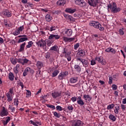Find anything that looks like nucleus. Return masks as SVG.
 <instances>
[{"label":"nucleus","mask_w":126,"mask_h":126,"mask_svg":"<svg viewBox=\"0 0 126 126\" xmlns=\"http://www.w3.org/2000/svg\"><path fill=\"white\" fill-rule=\"evenodd\" d=\"M107 10L108 12H110V10L112 13H118L121 11V8L117 6V3L116 2H112L109 3L107 5Z\"/></svg>","instance_id":"1"},{"label":"nucleus","mask_w":126,"mask_h":126,"mask_svg":"<svg viewBox=\"0 0 126 126\" xmlns=\"http://www.w3.org/2000/svg\"><path fill=\"white\" fill-rule=\"evenodd\" d=\"M89 25L93 26L96 29H99V31H104V30H105V28L102 27V25L98 22L94 21H91L89 23Z\"/></svg>","instance_id":"2"},{"label":"nucleus","mask_w":126,"mask_h":126,"mask_svg":"<svg viewBox=\"0 0 126 126\" xmlns=\"http://www.w3.org/2000/svg\"><path fill=\"white\" fill-rule=\"evenodd\" d=\"M36 44L37 45V46L39 47L40 48H44L47 46V43H46V41L43 39H41V40L37 41Z\"/></svg>","instance_id":"3"},{"label":"nucleus","mask_w":126,"mask_h":126,"mask_svg":"<svg viewBox=\"0 0 126 126\" xmlns=\"http://www.w3.org/2000/svg\"><path fill=\"white\" fill-rule=\"evenodd\" d=\"M75 3L77 5H79L80 7H85L86 6V2L84 0H74Z\"/></svg>","instance_id":"4"},{"label":"nucleus","mask_w":126,"mask_h":126,"mask_svg":"<svg viewBox=\"0 0 126 126\" xmlns=\"http://www.w3.org/2000/svg\"><path fill=\"white\" fill-rule=\"evenodd\" d=\"M18 37V38H20L17 41V43L18 44H20V43L25 42V41H28V37H27V35H19Z\"/></svg>","instance_id":"5"},{"label":"nucleus","mask_w":126,"mask_h":126,"mask_svg":"<svg viewBox=\"0 0 126 126\" xmlns=\"http://www.w3.org/2000/svg\"><path fill=\"white\" fill-rule=\"evenodd\" d=\"M23 30H24V26H21L16 30L15 31L13 32V34L14 35V36H17V35L21 34V32H22Z\"/></svg>","instance_id":"6"},{"label":"nucleus","mask_w":126,"mask_h":126,"mask_svg":"<svg viewBox=\"0 0 126 126\" xmlns=\"http://www.w3.org/2000/svg\"><path fill=\"white\" fill-rule=\"evenodd\" d=\"M70 52L67 51L65 49H64L63 54L64 55V58L67 59L68 62L71 61V56H70Z\"/></svg>","instance_id":"7"},{"label":"nucleus","mask_w":126,"mask_h":126,"mask_svg":"<svg viewBox=\"0 0 126 126\" xmlns=\"http://www.w3.org/2000/svg\"><path fill=\"white\" fill-rule=\"evenodd\" d=\"M76 60L77 62H80V63H82L83 66H85V65H87V64H88V61H87V60L76 57Z\"/></svg>","instance_id":"8"},{"label":"nucleus","mask_w":126,"mask_h":126,"mask_svg":"<svg viewBox=\"0 0 126 126\" xmlns=\"http://www.w3.org/2000/svg\"><path fill=\"white\" fill-rule=\"evenodd\" d=\"M8 115V110L5 107H3L2 109L0 112V117H6Z\"/></svg>","instance_id":"9"},{"label":"nucleus","mask_w":126,"mask_h":126,"mask_svg":"<svg viewBox=\"0 0 126 126\" xmlns=\"http://www.w3.org/2000/svg\"><path fill=\"white\" fill-rule=\"evenodd\" d=\"M95 60V61H97L98 63H101L102 65H106V61H104V58L103 57H96Z\"/></svg>","instance_id":"10"},{"label":"nucleus","mask_w":126,"mask_h":126,"mask_svg":"<svg viewBox=\"0 0 126 126\" xmlns=\"http://www.w3.org/2000/svg\"><path fill=\"white\" fill-rule=\"evenodd\" d=\"M88 3L91 6H93V7H96L97 3H98V0H88Z\"/></svg>","instance_id":"11"},{"label":"nucleus","mask_w":126,"mask_h":126,"mask_svg":"<svg viewBox=\"0 0 126 126\" xmlns=\"http://www.w3.org/2000/svg\"><path fill=\"white\" fill-rule=\"evenodd\" d=\"M2 14L5 16V17H11V12L9 10L6 9L3 11Z\"/></svg>","instance_id":"12"},{"label":"nucleus","mask_w":126,"mask_h":126,"mask_svg":"<svg viewBox=\"0 0 126 126\" xmlns=\"http://www.w3.org/2000/svg\"><path fill=\"white\" fill-rule=\"evenodd\" d=\"M61 38V36L58 34H50L48 39L49 40H59Z\"/></svg>","instance_id":"13"},{"label":"nucleus","mask_w":126,"mask_h":126,"mask_svg":"<svg viewBox=\"0 0 126 126\" xmlns=\"http://www.w3.org/2000/svg\"><path fill=\"white\" fill-rule=\"evenodd\" d=\"M76 8H67L65 9V11L67 13L72 14V13H74V12H76Z\"/></svg>","instance_id":"14"},{"label":"nucleus","mask_w":126,"mask_h":126,"mask_svg":"<svg viewBox=\"0 0 126 126\" xmlns=\"http://www.w3.org/2000/svg\"><path fill=\"white\" fill-rule=\"evenodd\" d=\"M28 62H29V60H28V59L26 58L24 59H18V63H21L22 64H23V65H24V64H25L26 63H27Z\"/></svg>","instance_id":"15"},{"label":"nucleus","mask_w":126,"mask_h":126,"mask_svg":"<svg viewBox=\"0 0 126 126\" xmlns=\"http://www.w3.org/2000/svg\"><path fill=\"white\" fill-rule=\"evenodd\" d=\"M30 123H31V125H33V126H42V122H41V121H35L34 122V121L31 120L30 121Z\"/></svg>","instance_id":"16"},{"label":"nucleus","mask_w":126,"mask_h":126,"mask_svg":"<svg viewBox=\"0 0 126 126\" xmlns=\"http://www.w3.org/2000/svg\"><path fill=\"white\" fill-rule=\"evenodd\" d=\"M44 57L45 59H51V63H53V61H54V58L52 57L50 52H47L45 54Z\"/></svg>","instance_id":"17"},{"label":"nucleus","mask_w":126,"mask_h":126,"mask_svg":"<svg viewBox=\"0 0 126 126\" xmlns=\"http://www.w3.org/2000/svg\"><path fill=\"white\" fill-rule=\"evenodd\" d=\"M82 122L80 120L73 122L72 124V126H80Z\"/></svg>","instance_id":"18"},{"label":"nucleus","mask_w":126,"mask_h":126,"mask_svg":"<svg viewBox=\"0 0 126 126\" xmlns=\"http://www.w3.org/2000/svg\"><path fill=\"white\" fill-rule=\"evenodd\" d=\"M6 96L7 98V102H11V101H12V99L13 97H12V94H11L7 93V94H6Z\"/></svg>","instance_id":"19"},{"label":"nucleus","mask_w":126,"mask_h":126,"mask_svg":"<svg viewBox=\"0 0 126 126\" xmlns=\"http://www.w3.org/2000/svg\"><path fill=\"white\" fill-rule=\"evenodd\" d=\"M36 67L38 68V70H40L42 67L43 66V62H40V61H37L36 62Z\"/></svg>","instance_id":"20"},{"label":"nucleus","mask_w":126,"mask_h":126,"mask_svg":"<svg viewBox=\"0 0 126 126\" xmlns=\"http://www.w3.org/2000/svg\"><path fill=\"white\" fill-rule=\"evenodd\" d=\"M20 67V65L19 64H17L15 67L13 68V71L15 74H17L19 72V68Z\"/></svg>","instance_id":"21"},{"label":"nucleus","mask_w":126,"mask_h":126,"mask_svg":"<svg viewBox=\"0 0 126 126\" xmlns=\"http://www.w3.org/2000/svg\"><path fill=\"white\" fill-rule=\"evenodd\" d=\"M75 40V38H72V37H71V38H69V37H63V41L64 42H72V41H74Z\"/></svg>","instance_id":"22"},{"label":"nucleus","mask_w":126,"mask_h":126,"mask_svg":"<svg viewBox=\"0 0 126 126\" xmlns=\"http://www.w3.org/2000/svg\"><path fill=\"white\" fill-rule=\"evenodd\" d=\"M25 45H26V42H24L20 46V49L19 52H23L25 49Z\"/></svg>","instance_id":"23"},{"label":"nucleus","mask_w":126,"mask_h":126,"mask_svg":"<svg viewBox=\"0 0 126 126\" xmlns=\"http://www.w3.org/2000/svg\"><path fill=\"white\" fill-rule=\"evenodd\" d=\"M83 98L86 101H87L88 99L89 102H90L92 99V97H91V96H90V95H89V94H84Z\"/></svg>","instance_id":"24"},{"label":"nucleus","mask_w":126,"mask_h":126,"mask_svg":"<svg viewBox=\"0 0 126 126\" xmlns=\"http://www.w3.org/2000/svg\"><path fill=\"white\" fill-rule=\"evenodd\" d=\"M108 118L109 120L112 122H116V121H117V118L113 114H110Z\"/></svg>","instance_id":"25"},{"label":"nucleus","mask_w":126,"mask_h":126,"mask_svg":"<svg viewBox=\"0 0 126 126\" xmlns=\"http://www.w3.org/2000/svg\"><path fill=\"white\" fill-rule=\"evenodd\" d=\"M52 96L53 98H57V97H59L61 96V93H58V92H53L52 93Z\"/></svg>","instance_id":"26"},{"label":"nucleus","mask_w":126,"mask_h":126,"mask_svg":"<svg viewBox=\"0 0 126 126\" xmlns=\"http://www.w3.org/2000/svg\"><path fill=\"white\" fill-rule=\"evenodd\" d=\"M78 55H79L80 57H84V56H85V50H78Z\"/></svg>","instance_id":"27"},{"label":"nucleus","mask_w":126,"mask_h":126,"mask_svg":"<svg viewBox=\"0 0 126 126\" xmlns=\"http://www.w3.org/2000/svg\"><path fill=\"white\" fill-rule=\"evenodd\" d=\"M65 34L66 35V36L69 37L72 34V30H71V29H67L65 31Z\"/></svg>","instance_id":"28"},{"label":"nucleus","mask_w":126,"mask_h":126,"mask_svg":"<svg viewBox=\"0 0 126 126\" xmlns=\"http://www.w3.org/2000/svg\"><path fill=\"white\" fill-rule=\"evenodd\" d=\"M6 119V121L4 120L2 121V123L4 126H6V125L9 123V121H10V117H7Z\"/></svg>","instance_id":"29"},{"label":"nucleus","mask_w":126,"mask_h":126,"mask_svg":"<svg viewBox=\"0 0 126 126\" xmlns=\"http://www.w3.org/2000/svg\"><path fill=\"white\" fill-rule=\"evenodd\" d=\"M14 75L13 74V73L10 72L8 74V78L11 81H13L14 80Z\"/></svg>","instance_id":"30"},{"label":"nucleus","mask_w":126,"mask_h":126,"mask_svg":"<svg viewBox=\"0 0 126 126\" xmlns=\"http://www.w3.org/2000/svg\"><path fill=\"white\" fill-rule=\"evenodd\" d=\"M120 110V104H116V106H115V109H114V111L116 115H118L119 114V110Z\"/></svg>","instance_id":"31"},{"label":"nucleus","mask_w":126,"mask_h":126,"mask_svg":"<svg viewBox=\"0 0 126 126\" xmlns=\"http://www.w3.org/2000/svg\"><path fill=\"white\" fill-rule=\"evenodd\" d=\"M74 68L76 70V71H77V72H78V73H79V72H80V71H81V68L80 67V66L77 64L75 65L74 66Z\"/></svg>","instance_id":"32"},{"label":"nucleus","mask_w":126,"mask_h":126,"mask_svg":"<svg viewBox=\"0 0 126 126\" xmlns=\"http://www.w3.org/2000/svg\"><path fill=\"white\" fill-rule=\"evenodd\" d=\"M33 44H34V42H33V41H29L28 43V45L26 46V50H27V49H29V48H31V47L33 46Z\"/></svg>","instance_id":"33"},{"label":"nucleus","mask_w":126,"mask_h":126,"mask_svg":"<svg viewBox=\"0 0 126 126\" xmlns=\"http://www.w3.org/2000/svg\"><path fill=\"white\" fill-rule=\"evenodd\" d=\"M30 70V67H28L27 68H26L24 71V72L23 74V76L24 77L26 76V75H27V73L29 72Z\"/></svg>","instance_id":"34"},{"label":"nucleus","mask_w":126,"mask_h":126,"mask_svg":"<svg viewBox=\"0 0 126 126\" xmlns=\"http://www.w3.org/2000/svg\"><path fill=\"white\" fill-rule=\"evenodd\" d=\"M77 103L81 107H82V106H84V104H85V102H84V101H83L82 99L80 100H77Z\"/></svg>","instance_id":"35"},{"label":"nucleus","mask_w":126,"mask_h":126,"mask_svg":"<svg viewBox=\"0 0 126 126\" xmlns=\"http://www.w3.org/2000/svg\"><path fill=\"white\" fill-rule=\"evenodd\" d=\"M45 19L47 22H50L52 20V17L50 14H47L45 16Z\"/></svg>","instance_id":"36"},{"label":"nucleus","mask_w":126,"mask_h":126,"mask_svg":"<svg viewBox=\"0 0 126 126\" xmlns=\"http://www.w3.org/2000/svg\"><path fill=\"white\" fill-rule=\"evenodd\" d=\"M77 81V77H72L70 79V83H75Z\"/></svg>","instance_id":"37"},{"label":"nucleus","mask_w":126,"mask_h":126,"mask_svg":"<svg viewBox=\"0 0 126 126\" xmlns=\"http://www.w3.org/2000/svg\"><path fill=\"white\" fill-rule=\"evenodd\" d=\"M17 62H18V59H16V58H12L11 59V63L13 64H16L17 63Z\"/></svg>","instance_id":"38"},{"label":"nucleus","mask_w":126,"mask_h":126,"mask_svg":"<svg viewBox=\"0 0 126 126\" xmlns=\"http://www.w3.org/2000/svg\"><path fill=\"white\" fill-rule=\"evenodd\" d=\"M64 17H67L70 21H74V19L71 16H67L66 14H64Z\"/></svg>","instance_id":"39"},{"label":"nucleus","mask_w":126,"mask_h":126,"mask_svg":"<svg viewBox=\"0 0 126 126\" xmlns=\"http://www.w3.org/2000/svg\"><path fill=\"white\" fill-rule=\"evenodd\" d=\"M114 107H115V104L113 103L111 104H109L107 107V110H112V109H114Z\"/></svg>","instance_id":"40"},{"label":"nucleus","mask_w":126,"mask_h":126,"mask_svg":"<svg viewBox=\"0 0 126 126\" xmlns=\"http://www.w3.org/2000/svg\"><path fill=\"white\" fill-rule=\"evenodd\" d=\"M57 5H60V6L63 4V0H60L57 2Z\"/></svg>","instance_id":"41"},{"label":"nucleus","mask_w":126,"mask_h":126,"mask_svg":"<svg viewBox=\"0 0 126 126\" xmlns=\"http://www.w3.org/2000/svg\"><path fill=\"white\" fill-rule=\"evenodd\" d=\"M117 76H119V74H116L115 75H113L112 76V79L114 80V81H117L118 78H117Z\"/></svg>","instance_id":"42"},{"label":"nucleus","mask_w":126,"mask_h":126,"mask_svg":"<svg viewBox=\"0 0 126 126\" xmlns=\"http://www.w3.org/2000/svg\"><path fill=\"white\" fill-rule=\"evenodd\" d=\"M59 74V71L58 70H55L52 73V77H56L57 75Z\"/></svg>","instance_id":"43"},{"label":"nucleus","mask_w":126,"mask_h":126,"mask_svg":"<svg viewBox=\"0 0 126 126\" xmlns=\"http://www.w3.org/2000/svg\"><path fill=\"white\" fill-rule=\"evenodd\" d=\"M56 29H57V27L54 26L51 27L50 28L48 29V30L51 32H52V31H55Z\"/></svg>","instance_id":"44"},{"label":"nucleus","mask_w":126,"mask_h":126,"mask_svg":"<svg viewBox=\"0 0 126 126\" xmlns=\"http://www.w3.org/2000/svg\"><path fill=\"white\" fill-rule=\"evenodd\" d=\"M8 109H10L12 112V113H14L15 112V107H13L12 105H9Z\"/></svg>","instance_id":"45"},{"label":"nucleus","mask_w":126,"mask_h":126,"mask_svg":"<svg viewBox=\"0 0 126 126\" xmlns=\"http://www.w3.org/2000/svg\"><path fill=\"white\" fill-rule=\"evenodd\" d=\"M50 50L51 51H58V46L57 45H55L53 47H52L51 48H50Z\"/></svg>","instance_id":"46"},{"label":"nucleus","mask_w":126,"mask_h":126,"mask_svg":"<svg viewBox=\"0 0 126 126\" xmlns=\"http://www.w3.org/2000/svg\"><path fill=\"white\" fill-rule=\"evenodd\" d=\"M40 75H41V70L38 69V71L36 72V73L35 75V77L36 78H38V77H39V76H40Z\"/></svg>","instance_id":"47"},{"label":"nucleus","mask_w":126,"mask_h":126,"mask_svg":"<svg viewBox=\"0 0 126 126\" xmlns=\"http://www.w3.org/2000/svg\"><path fill=\"white\" fill-rule=\"evenodd\" d=\"M19 102V101H18V99L14 98V104L15 106H18V103Z\"/></svg>","instance_id":"48"},{"label":"nucleus","mask_w":126,"mask_h":126,"mask_svg":"<svg viewBox=\"0 0 126 126\" xmlns=\"http://www.w3.org/2000/svg\"><path fill=\"white\" fill-rule=\"evenodd\" d=\"M46 106L48 108H51V109H53V110H55L56 109V107H55V105H50V104H46Z\"/></svg>","instance_id":"49"},{"label":"nucleus","mask_w":126,"mask_h":126,"mask_svg":"<svg viewBox=\"0 0 126 126\" xmlns=\"http://www.w3.org/2000/svg\"><path fill=\"white\" fill-rule=\"evenodd\" d=\"M79 47V43H77L74 45V50H77Z\"/></svg>","instance_id":"50"},{"label":"nucleus","mask_w":126,"mask_h":126,"mask_svg":"<svg viewBox=\"0 0 126 126\" xmlns=\"http://www.w3.org/2000/svg\"><path fill=\"white\" fill-rule=\"evenodd\" d=\"M112 87L114 91H115V90H117V89H118V86L116 85L113 84Z\"/></svg>","instance_id":"51"},{"label":"nucleus","mask_w":126,"mask_h":126,"mask_svg":"<svg viewBox=\"0 0 126 126\" xmlns=\"http://www.w3.org/2000/svg\"><path fill=\"white\" fill-rule=\"evenodd\" d=\"M26 95H27V97H30V96H31V91L29 90H26Z\"/></svg>","instance_id":"52"},{"label":"nucleus","mask_w":126,"mask_h":126,"mask_svg":"<svg viewBox=\"0 0 126 126\" xmlns=\"http://www.w3.org/2000/svg\"><path fill=\"white\" fill-rule=\"evenodd\" d=\"M58 78L60 80L63 79V73H61L59 74Z\"/></svg>","instance_id":"53"},{"label":"nucleus","mask_w":126,"mask_h":126,"mask_svg":"<svg viewBox=\"0 0 126 126\" xmlns=\"http://www.w3.org/2000/svg\"><path fill=\"white\" fill-rule=\"evenodd\" d=\"M54 115L55 117H56V118H60V117H61V114L58 113L57 112L54 113Z\"/></svg>","instance_id":"54"},{"label":"nucleus","mask_w":126,"mask_h":126,"mask_svg":"<svg viewBox=\"0 0 126 126\" xmlns=\"http://www.w3.org/2000/svg\"><path fill=\"white\" fill-rule=\"evenodd\" d=\"M71 100L72 102H75L77 100V97L76 96H73L71 98Z\"/></svg>","instance_id":"55"},{"label":"nucleus","mask_w":126,"mask_h":126,"mask_svg":"<svg viewBox=\"0 0 126 126\" xmlns=\"http://www.w3.org/2000/svg\"><path fill=\"white\" fill-rule=\"evenodd\" d=\"M52 44H53V41H48L47 42V45L48 46V47H51V45H52Z\"/></svg>","instance_id":"56"},{"label":"nucleus","mask_w":126,"mask_h":126,"mask_svg":"<svg viewBox=\"0 0 126 126\" xmlns=\"http://www.w3.org/2000/svg\"><path fill=\"white\" fill-rule=\"evenodd\" d=\"M109 84H112V83H113V78L112 77H109Z\"/></svg>","instance_id":"57"},{"label":"nucleus","mask_w":126,"mask_h":126,"mask_svg":"<svg viewBox=\"0 0 126 126\" xmlns=\"http://www.w3.org/2000/svg\"><path fill=\"white\" fill-rule=\"evenodd\" d=\"M8 93H9L10 94H13V87L10 88L9 91Z\"/></svg>","instance_id":"58"},{"label":"nucleus","mask_w":126,"mask_h":126,"mask_svg":"<svg viewBox=\"0 0 126 126\" xmlns=\"http://www.w3.org/2000/svg\"><path fill=\"white\" fill-rule=\"evenodd\" d=\"M96 63V62H95V60H92L91 61V65H95V64Z\"/></svg>","instance_id":"59"},{"label":"nucleus","mask_w":126,"mask_h":126,"mask_svg":"<svg viewBox=\"0 0 126 126\" xmlns=\"http://www.w3.org/2000/svg\"><path fill=\"white\" fill-rule=\"evenodd\" d=\"M119 33L120 35H124V31H123V30H122V29H120L119 30Z\"/></svg>","instance_id":"60"},{"label":"nucleus","mask_w":126,"mask_h":126,"mask_svg":"<svg viewBox=\"0 0 126 126\" xmlns=\"http://www.w3.org/2000/svg\"><path fill=\"white\" fill-rule=\"evenodd\" d=\"M56 109L57 110V111H63V109L62 108L61 106H59V105H58L56 107Z\"/></svg>","instance_id":"61"},{"label":"nucleus","mask_w":126,"mask_h":126,"mask_svg":"<svg viewBox=\"0 0 126 126\" xmlns=\"http://www.w3.org/2000/svg\"><path fill=\"white\" fill-rule=\"evenodd\" d=\"M105 52H106V53H111V47L107 48L105 49Z\"/></svg>","instance_id":"62"},{"label":"nucleus","mask_w":126,"mask_h":126,"mask_svg":"<svg viewBox=\"0 0 126 126\" xmlns=\"http://www.w3.org/2000/svg\"><path fill=\"white\" fill-rule=\"evenodd\" d=\"M110 53H112V54H116V50L114 49H113L112 48H111L110 49Z\"/></svg>","instance_id":"63"},{"label":"nucleus","mask_w":126,"mask_h":126,"mask_svg":"<svg viewBox=\"0 0 126 126\" xmlns=\"http://www.w3.org/2000/svg\"><path fill=\"white\" fill-rule=\"evenodd\" d=\"M114 95L115 96V97H118V96H119V93L118 92V91H115L114 92Z\"/></svg>","instance_id":"64"}]
</instances>
